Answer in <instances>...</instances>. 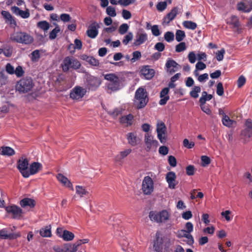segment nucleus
<instances>
[{
  "label": "nucleus",
  "instance_id": "obj_1",
  "mask_svg": "<svg viewBox=\"0 0 252 252\" xmlns=\"http://www.w3.org/2000/svg\"><path fill=\"white\" fill-rule=\"evenodd\" d=\"M149 102L148 93L142 87L138 88L135 93L134 103L138 109L143 108Z\"/></svg>",
  "mask_w": 252,
  "mask_h": 252
},
{
  "label": "nucleus",
  "instance_id": "obj_2",
  "mask_svg": "<svg viewBox=\"0 0 252 252\" xmlns=\"http://www.w3.org/2000/svg\"><path fill=\"white\" fill-rule=\"evenodd\" d=\"M10 39L13 42L24 45H30L34 41L32 36L24 32H14L11 35Z\"/></svg>",
  "mask_w": 252,
  "mask_h": 252
},
{
  "label": "nucleus",
  "instance_id": "obj_3",
  "mask_svg": "<svg viewBox=\"0 0 252 252\" xmlns=\"http://www.w3.org/2000/svg\"><path fill=\"white\" fill-rule=\"evenodd\" d=\"M104 79L108 81L107 86L109 90L116 91L120 89L122 82V78L114 73H108L104 75Z\"/></svg>",
  "mask_w": 252,
  "mask_h": 252
},
{
  "label": "nucleus",
  "instance_id": "obj_4",
  "mask_svg": "<svg viewBox=\"0 0 252 252\" xmlns=\"http://www.w3.org/2000/svg\"><path fill=\"white\" fill-rule=\"evenodd\" d=\"M34 84L31 77H25L20 79L16 85V89L20 93H27L31 91Z\"/></svg>",
  "mask_w": 252,
  "mask_h": 252
},
{
  "label": "nucleus",
  "instance_id": "obj_5",
  "mask_svg": "<svg viewBox=\"0 0 252 252\" xmlns=\"http://www.w3.org/2000/svg\"><path fill=\"white\" fill-rule=\"evenodd\" d=\"M81 65L80 62L77 59L69 56L65 57L61 64L62 70L64 72L68 71L70 69L77 70L80 68Z\"/></svg>",
  "mask_w": 252,
  "mask_h": 252
},
{
  "label": "nucleus",
  "instance_id": "obj_6",
  "mask_svg": "<svg viewBox=\"0 0 252 252\" xmlns=\"http://www.w3.org/2000/svg\"><path fill=\"white\" fill-rule=\"evenodd\" d=\"M149 217L152 221L163 223L169 220L170 214L166 210H163L159 212L150 211Z\"/></svg>",
  "mask_w": 252,
  "mask_h": 252
},
{
  "label": "nucleus",
  "instance_id": "obj_7",
  "mask_svg": "<svg viewBox=\"0 0 252 252\" xmlns=\"http://www.w3.org/2000/svg\"><path fill=\"white\" fill-rule=\"evenodd\" d=\"M29 160L27 158L22 157L17 161V169L24 178H28L30 176L29 170Z\"/></svg>",
  "mask_w": 252,
  "mask_h": 252
},
{
  "label": "nucleus",
  "instance_id": "obj_8",
  "mask_svg": "<svg viewBox=\"0 0 252 252\" xmlns=\"http://www.w3.org/2000/svg\"><path fill=\"white\" fill-rule=\"evenodd\" d=\"M154 185L152 179L149 176H145L143 180L142 189L145 195H150L154 191Z\"/></svg>",
  "mask_w": 252,
  "mask_h": 252
},
{
  "label": "nucleus",
  "instance_id": "obj_9",
  "mask_svg": "<svg viewBox=\"0 0 252 252\" xmlns=\"http://www.w3.org/2000/svg\"><path fill=\"white\" fill-rule=\"evenodd\" d=\"M100 84L101 81L98 78L90 75L87 76L86 85L89 90L94 91Z\"/></svg>",
  "mask_w": 252,
  "mask_h": 252
},
{
  "label": "nucleus",
  "instance_id": "obj_10",
  "mask_svg": "<svg viewBox=\"0 0 252 252\" xmlns=\"http://www.w3.org/2000/svg\"><path fill=\"white\" fill-rule=\"evenodd\" d=\"M87 93L86 89L76 86L71 91L70 97L74 100L81 99Z\"/></svg>",
  "mask_w": 252,
  "mask_h": 252
},
{
  "label": "nucleus",
  "instance_id": "obj_11",
  "mask_svg": "<svg viewBox=\"0 0 252 252\" xmlns=\"http://www.w3.org/2000/svg\"><path fill=\"white\" fill-rule=\"evenodd\" d=\"M181 68V66L173 59L168 58L165 65V69L167 73L172 75L177 71Z\"/></svg>",
  "mask_w": 252,
  "mask_h": 252
},
{
  "label": "nucleus",
  "instance_id": "obj_12",
  "mask_svg": "<svg viewBox=\"0 0 252 252\" xmlns=\"http://www.w3.org/2000/svg\"><path fill=\"white\" fill-rule=\"evenodd\" d=\"M144 142L146 145L145 150L150 151L152 148H157L158 145V141L154 139V137L147 133L145 135Z\"/></svg>",
  "mask_w": 252,
  "mask_h": 252
},
{
  "label": "nucleus",
  "instance_id": "obj_13",
  "mask_svg": "<svg viewBox=\"0 0 252 252\" xmlns=\"http://www.w3.org/2000/svg\"><path fill=\"white\" fill-rule=\"evenodd\" d=\"M99 28V25L97 22H93L90 25L87 30V35L91 38H95L98 34Z\"/></svg>",
  "mask_w": 252,
  "mask_h": 252
},
{
  "label": "nucleus",
  "instance_id": "obj_14",
  "mask_svg": "<svg viewBox=\"0 0 252 252\" xmlns=\"http://www.w3.org/2000/svg\"><path fill=\"white\" fill-rule=\"evenodd\" d=\"M157 132L158 133V138L161 143H164L165 141L164 135L166 132V127L165 124L162 122H158L157 125Z\"/></svg>",
  "mask_w": 252,
  "mask_h": 252
},
{
  "label": "nucleus",
  "instance_id": "obj_15",
  "mask_svg": "<svg viewBox=\"0 0 252 252\" xmlns=\"http://www.w3.org/2000/svg\"><path fill=\"white\" fill-rule=\"evenodd\" d=\"M141 76L147 80L151 79L155 75V71L154 69L151 68L149 65L143 66L140 69Z\"/></svg>",
  "mask_w": 252,
  "mask_h": 252
},
{
  "label": "nucleus",
  "instance_id": "obj_16",
  "mask_svg": "<svg viewBox=\"0 0 252 252\" xmlns=\"http://www.w3.org/2000/svg\"><path fill=\"white\" fill-rule=\"evenodd\" d=\"M5 210L8 213L13 215L14 219H20L22 214V210L20 207L15 205L9 206L6 207Z\"/></svg>",
  "mask_w": 252,
  "mask_h": 252
},
{
  "label": "nucleus",
  "instance_id": "obj_17",
  "mask_svg": "<svg viewBox=\"0 0 252 252\" xmlns=\"http://www.w3.org/2000/svg\"><path fill=\"white\" fill-rule=\"evenodd\" d=\"M21 236L20 233H8L6 228H3L0 230V238L2 239H15Z\"/></svg>",
  "mask_w": 252,
  "mask_h": 252
},
{
  "label": "nucleus",
  "instance_id": "obj_18",
  "mask_svg": "<svg viewBox=\"0 0 252 252\" xmlns=\"http://www.w3.org/2000/svg\"><path fill=\"white\" fill-rule=\"evenodd\" d=\"M165 179L168 184L169 188L171 189H175V187L178 184V182L176 181V175L175 173L173 171L168 172L166 175Z\"/></svg>",
  "mask_w": 252,
  "mask_h": 252
},
{
  "label": "nucleus",
  "instance_id": "obj_19",
  "mask_svg": "<svg viewBox=\"0 0 252 252\" xmlns=\"http://www.w3.org/2000/svg\"><path fill=\"white\" fill-rule=\"evenodd\" d=\"M135 37L136 38L133 43L135 46L141 45L148 40V35L144 31L138 32Z\"/></svg>",
  "mask_w": 252,
  "mask_h": 252
},
{
  "label": "nucleus",
  "instance_id": "obj_20",
  "mask_svg": "<svg viewBox=\"0 0 252 252\" xmlns=\"http://www.w3.org/2000/svg\"><path fill=\"white\" fill-rule=\"evenodd\" d=\"M11 10L16 15L20 16L24 19L28 18L30 16L28 9H26L25 11H23L21 10L18 7L13 6L11 7Z\"/></svg>",
  "mask_w": 252,
  "mask_h": 252
},
{
  "label": "nucleus",
  "instance_id": "obj_21",
  "mask_svg": "<svg viewBox=\"0 0 252 252\" xmlns=\"http://www.w3.org/2000/svg\"><path fill=\"white\" fill-rule=\"evenodd\" d=\"M133 121L134 117L131 114L122 116L120 118V123L122 125H125L126 126H131L133 124Z\"/></svg>",
  "mask_w": 252,
  "mask_h": 252
},
{
  "label": "nucleus",
  "instance_id": "obj_22",
  "mask_svg": "<svg viewBox=\"0 0 252 252\" xmlns=\"http://www.w3.org/2000/svg\"><path fill=\"white\" fill-rule=\"evenodd\" d=\"M178 13V8L175 7L171 9L170 12L168 13L163 19V22L168 24L172 21Z\"/></svg>",
  "mask_w": 252,
  "mask_h": 252
},
{
  "label": "nucleus",
  "instance_id": "obj_23",
  "mask_svg": "<svg viewBox=\"0 0 252 252\" xmlns=\"http://www.w3.org/2000/svg\"><path fill=\"white\" fill-rule=\"evenodd\" d=\"M36 204L35 200L32 198H24L20 202V205L23 208L29 207L30 208H33Z\"/></svg>",
  "mask_w": 252,
  "mask_h": 252
},
{
  "label": "nucleus",
  "instance_id": "obj_24",
  "mask_svg": "<svg viewBox=\"0 0 252 252\" xmlns=\"http://www.w3.org/2000/svg\"><path fill=\"white\" fill-rule=\"evenodd\" d=\"M57 178L58 180L63 185L66 186L68 188H70L72 190H74L72 183L66 177L63 176L62 174H58L57 175Z\"/></svg>",
  "mask_w": 252,
  "mask_h": 252
},
{
  "label": "nucleus",
  "instance_id": "obj_25",
  "mask_svg": "<svg viewBox=\"0 0 252 252\" xmlns=\"http://www.w3.org/2000/svg\"><path fill=\"white\" fill-rule=\"evenodd\" d=\"M177 237L179 238L183 237L187 238L189 244H192L194 243L193 236L190 234H188L186 230L182 229L179 230L177 232Z\"/></svg>",
  "mask_w": 252,
  "mask_h": 252
},
{
  "label": "nucleus",
  "instance_id": "obj_26",
  "mask_svg": "<svg viewBox=\"0 0 252 252\" xmlns=\"http://www.w3.org/2000/svg\"><path fill=\"white\" fill-rule=\"evenodd\" d=\"M81 59L84 61H85L92 66H97L99 65V61L93 56L83 55L81 56Z\"/></svg>",
  "mask_w": 252,
  "mask_h": 252
},
{
  "label": "nucleus",
  "instance_id": "obj_27",
  "mask_svg": "<svg viewBox=\"0 0 252 252\" xmlns=\"http://www.w3.org/2000/svg\"><path fill=\"white\" fill-rule=\"evenodd\" d=\"M163 240L159 236H157L154 241L153 248L156 252H162Z\"/></svg>",
  "mask_w": 252,
  "mask_h": 252
},
{
  "label": "nucleus",
  "instance_id": "obj_28",
  "mask_svg": "<svg viewBox=\"0 0 252 252\" xmlns=\"http://www.w3.org/2000/svg\"><path fill=\"white\" fill-rule=\"evenodd\" d=\"M14 150L8 146H2L0 148V154L3 156H11L15 155Z\"/></svg>",
  "mask_w": 252,
  "mask_h": 252
},
{
  "label": "nucleus",
  "instance_id": "obj_29",
  "mask_svg": "<svg viewBox=\"0 0 252 252\" xmlns=\"http://www.w3.org/2000/svg\"><path fill=\"white\" fill-rule=\"evenodd\" d=\"M128 143L132 146H135L137 144L138 138L134 132H129L126 135Z\"/></svg>",
  "mask_w": 252,
  "mask_h": 252
},
{
  "label": "nucleus",
  "instance_id": "obj_30",
  "mask_svg": "<svg viewBox=\"0 0 252 252\" xmlns=\"http://www.w3.org/2000/svg\"><path fill=\"white\" fill-rule=\"evenodd\" d=\"M42 167L41 163L37 162H33L30 165L29 167V173L31 175H34L37 173L40 169Z\"/></svg>",
  "mask_w": 252,
  "mask_h": 252
},
{
  "label": "nucleus",
  "instance_id": "obj_31",
  "mask_svg": "<svg viewBox=\"0 0 252 252\" xmlns=\"http://www.w3.org/2000/svg\"><path fill=\"white\" fill-rule=\"evenodd\" d=\"M227 23L232 26V28L238 30L240 26L239 18L235 16L232 15L231 16L230 20Z\"/></svg>",
  "mask_w": 252,
  "mask_h": 252
},
{
  "label": "nucleus",
  "instance_id": "obj_32",
  "mask_svg": "<svg viewBox=\"0 0 252 252\" xmlns=\"http://www.w3.org/2000/svg\"><path fill=\"white\" fill-rule=\"evenodd\" d=\"M131 152L130 149H126L123 151H121L119 155H117L115 158L114 161L118 162L121 161L122 159L127 157Z\"/></svg>",
  "mask_w": 252,
  "mask_h": 252
},
{
  "label": "nucleus",
  "instance_id": "obj_33",
  "mask_svg": "<svg viewBox=\"0 0 252 252\" xmlns=\"http://www.w3.org/2000/svg\"><path fill=\"white\" fill-rule=\"evenodd\" d=\"M51 226H46L43 228L40 229L39 231L40 235L43 237H50L52 236V233L51 230Z\"/></svg>",
  "mask_w": 252,
  "mask_h": 252
},
{
  "label": "nucleus",
  "instance_id": "obj_34",
  "mask_svg": "<svg viewBox=\"0 0 252 252\" xmlns=\"http://www.w3.org/2000/svg\"><path fill=\"white\" fill-rule=\"evenodd\" d=\"M1 14L3 18L6 20L10 23V24L16 25V23L15 20L14 19L12 16L8 11L2 10L1 11Z\"/></svg>",
  "mask_w": 252,
  "mask_h": 252
},
{
  "label": "nucleus",
  "instance_id": "obj_35",
  "mask_svg": "<svg viewBox=\"0 0 252 252\" xmlns=\"http://www.w3.org/2000/svg\"><path fill=\"white\" fill-rule=\"evenodd\" d=\"M237 8L239 11L244 12H249L251 11L252 7L249 8L248 5H246L243 2H240L237 4Z\"/></svg>",
  "mask_w": 252,
  "mask_h": 252
},
{
  "label": "nucleus",
  "instance_id": "obj_36",
  "mask_svg": "<svg viewBox=\"0 0 252 252\" xmlns=\"http://www.w3.org/2000/svg\"><path fill=\"white\" fill-rule=\"evenodd\" d=\"M59 236L62 237L65 241H71L74 238V235L73 233L68 230H64L62 235L60 234Z\"/></svg>",
  "mask_w": 252,
  "mask_h": 252
},
{
  "label": "nucleus",
  "instance_id": "obj_37",
  "mask_svg": "<svg viewBox=\"0 0 252 252\" xmlns=\"http://www.w3.org/2000/svg\"><path fill=\"white\" fill-rule=\"evenodd\" d=\"M213 97V95L211 94H208L205 91H203L202 93V96L199 98V103L202 104H205L206 101L211 100Z\"/></svg>",
  "mask_w": 252,
  "mask_h": 252
},
{
  "label": "nucleus",
  "instance_id": "obj_38",
  "mask_svg": "<svg viewBox=\"0 0 252 252\" xmlns=\"http://www.w3.org/2000/svg\"><path fill=\"white\" fill-rule=\"evenodd\" d=\"M222 122L224 126L227 127H231L235 122L231 120L227 115L224 114L222 119Z\"/></svg>",
  "mask_w": 252,
  "mask_h": 252
},
{
  "label": "nucleus",
  "instance_id": "obj_39",
  "mask_svg": "<svg viewBox=\"0 0 252 252\" xmlns=\"http://www.w3.org/2000/svg\"><path fill=\"white\" fill-rule=\"evenodd\" d=\"M183 26L188 29L195 30L197 27V24L191 21H185L183 22Z\"/></svg>",
  "mask_w": 252,
  "mask_h": 252
},
{
  "label": "nucleus",
  "instance_id": "obj_40",
  "mask_svg": "<svg viewBox=\"0 0 252 252\" xmlns=\"http://www.w3.org/2000/svg\"><path fill=\"white\" fill-rule=\"evenodd\" d=\"M201 92V88L200 86H194L192 90L190 92L189 94L191 97L194 98H197L199 95L198 93Z\"/></svg>",
  "mask_w": 252,
  "mask_h": 252
},
{
  "label": "nucleus",
  "instance_id": "obj_41",
  "mask_svg": "<svg viewBox=\"0 0 252 252\" xmlns=\"http://www.w3.org/2000/svg\"><path fill=\"white\" fill-rule=\"evenodd\" d=\"M37 26L38 28L46 32L49 29L50 24L46 21H41L37 23Z\"/></svg>",
  "mask_w": 252,
  "mask_h": 252
},
{
  "label": "nucleus",
  "instance_id": "obj_42",
  "mask_svg": "<svg viewBox=\"0 0 252 252\" xmlns=\"http://www.w3.org/2000/svg\"><path fill=\"white\" fill-rule=\"evenodd\" d=\"M76 193L81 197H82L84 195H86L87 193H88V192L83 187L81 186H76Z\"/></svg>",
  "mask_w": 252,
  "mask_h": 252
},
{
  "label": "nucleus",
  "instance_id": "obj_43",
  "mask_svg": "<svg viewBox=\"0 0 252 252\" xmlns=\"http://www.w3.org/2000/svg\"><path fill=\"white\" fill-rule=\"evenodd\" d=\"M123 112V109L121 108H116L113 110L109 111L108 113L113 118H116L118 116L122 114Z\"/></svg>",
  "mask_w": 252,
  "mask_h": 252
},
{
  "label": "nucleus",
  "instance_id": "obj_44",
  "mask_svg": "<svg viewBox=\"0 0 252 252\" xmlns=\"http://www.w3.org/2000/svg\"><path fill=\"white\" fill-rule=\"evenodd\" d=\"M186 36L184 31L178 30L176 32V39L178 42L182 41Z\"/></svg>",
  "mask_w": 252,
  "mask_h": 252
},
{
  "label": "nucleus",
  "instance_id": "obj_45",
  "mask_svg": "<svg viewBox=\"0 0 252 252\" xmlns=\"http://www.w3.org/2000/svg\"><path fill=\"white\" fill-rule=\"evenodd\" d=\"M164 39L168 42L172 41L174 39L173 32H166L164 34Z\"/></svg>",
  "mask_w": 252,
  "mask_h": 252
},
{
  "label": "nucleus",
  "instance_id": "obj_46",
  "mask_svg": "<svg viewBox=\"0 0 252 252\" xmlns=\"http://www.w3.org/2000/svg\"><path fill=\"white\" fill-rule=\"evenodd\" d=\"M186 45L185 42H182L176 46V52L178 53L181 52L186 49Z\"/></svg>",
  "mask_w": 252,
  "mask_h": 252
},
{
  "label": "nucleus",
  "instance_id": "obj_47",
  "mask_svg": "<svg viewBox=\"0 0 252 252\" xmlns=\"http://www.w3.org/2000/svg\"><path fill=\"white\" fill-rule=\"evenodd\" d=\"M216 93L219 96H222L224 94V89L222 83L219 82L217 85Z\"/></svg>",
  "mask_w": 252,
  "mask_h": 252
},
{
  "label": "nucleus",
  "instance_id": "obj_48",
  "mask_svg": "<svg viewBox=\"0 0 252 252\" xmlns=\"http://www.w3.org/2000/svg\"><path fill=\"white\" fill-rule=\"evenodd\" d=\"M106 12L107 15L111 17H115L117 15L115 8L111 6H107Z\"/></svg>",
  "mask_w": 252,
  "mask_h": 252
},
{
  "label": "nucleus",
  "instance_id": "obj_49",
  "mask_svg": "<svg viewBox=\"0 0 252 252\" xmlns=\"http://www.w3.org/2000/svg\"><path fill=\"white\" fill-rule=\"evenodd\" d=\"M133 34L132 32H128L125 37L124 39L123 40V43L125 45H127L130 41H131L133 38Z\"/></svg>",
  "mask_w": 252,
  "mask_h": 252
},
{
  "label": "nucleus",
  "instance_id": "obj_50",
  "mask_svg": "<svg viewBox=\"0 0 252 252\" xmlns=\"http://www.w3.org/2000/svg\"><path fill=\"white\" fill-rule=\"evenodd\" d=\"M246 79L243 75H241L237 80V86L238 88H242L246 83Z\"/></svg>",
  "mask_w": 252,
  "mask_h": 252
},
{
  "label": "nucleus",
  "instance_id": "obj_51",
  "mask_svg": "<svg viewBox=\"0 0 252 252\" xmlns=\"http://www.w3.org/2000/svg\"><path fill=\"white\" fill-rule=\"evenodd\" d=\"M128 26L127 24H122L119 28V32L121 34H124L126 33L128 29Z\"/></svg>",
  "mask_w": 252,
  "mask_h": 252
},
{
  "label": "nucleus",
  "instance_id": "obj_52",
  "mask_svg": "<svg viewBox=\"0 0 252 252\" xmlns=\"http://www.w3.org/2000/svg\"><path fill=\"white\" fill-rule=\"evenodd\" d=\"M186 174L188 176H192L194 174L195 168L193 165H189L186 168Z\"/></svg>",
  "mask_w": 252,
  "mask_h": 252
},
{
  "label": "nucleus",
  "instance_id": "obj_53",
  "mask_svg": "<svg viewBox=\"0 0 252 252\" xmlns=\"http://www.w3.org/2000/svg\"><path fill=\"white\" fill-rule=\"evenodd\" d=\"M151 31L152 34L155 36H158L161 33L158 29V26L157 25L151 26Z\"/></svg>",
  "mask_w": 252,
  "mask_h": 252
},
{
  "label": "nucleus",
  "instance_id": "obj_54",
  "mask_svg": "<svg viewBox=\"0 0 252 252\" xmlns=\"http://www.w3.org/2000/svg\"><path fill=\"white\" fill-rule=\"evenodd\" d=\"M183 145L185 147L188 149H191L194 146V142L191 141L189 142L188 139H184L183 140Z\"/></svg>",
  "mask_w": 252,
  "mask_h": 252
},
{
  "label": "nucleus",
  "instance_id": "obj_55",
  "mask_svg": "<svg viewBox=\"0 0 252 252\" xmlns=\"http://www.w3.org/2000/svg\"><path fill=\"white\" fill-rule=\"evenodd\" d=\"M132 58L131 59L132 63L135 62L136 60H139L141 57V54L140 51H136L132 53Z\"/></svg>",
  "mask_w": 252,
  "mask_h": 252
},
{
  "label": "nucleus",
  "instance_id": "obj_56",
  "mask_svg": "<svg viewBox=\"0 0 252 252\" xmlns=\"http://www.w3.org/2000/svg\"><path fill=\"white\" fill-rule=\"evenodd\" d=\"M14 74H16V76L18 77H20L22 76L24 74V71L21 66H18L16 69H15Z\"/></svg>",
  "mask_w": 252,
  "mask_h": 252
},
{
  "label": "nucleus",
  "instance_id": "obj_57",
  "mask_svg": "<svg viewBox=\"0 0 252 252\" xmlns=\"http://www.w3.org/2000/svg\"><path fill=\"white\" fill-rule=\"evenodd\" d=\"M189 62L191 63H194L196 60V56L193 51L190 52L188 56Z\"/></svg>",
  "mask_w": 252,
  "mask_h": 252
},
{
  "label": "nucleus",
  "instance_id": "obj_58",
  "mask_svg": "<svg viewBox=\"0 0 252 252\" xmlns=\"http://www.w3.org/2000/svg\"><path fill=\"white\" fill-rule=\"evenodd\" d=\"M225 54V50L222 48L220 50L218 51L216 53V58L218 61H221L223 60L224 54Z\"/></svg>",
  "mask_w": 252,
  "mask_h": 252
},
{
  "label": "nucleus",
  "instance_id": "obj_59",
  "mask_svg": "<svg viewBox=\"0 0 252 252\" xmlns=\"http://www.w3.org/2000/svg\"><path fill=\"white\" fill-rule=\"evenodd\" d=\"M60 31L59 27H56L49 34V38L51 39H54L57 37V33Z\"/></svg>",
  "mask_w": 252,
  "mask_h": 252
},
{
  "label": "nucleus",
  "instance_id": "obj_60",
  "mask_svg": "<svg viewBox=\"0 0 252 252\" xmlns=\"http://www.w3.org/2000/svg\"><path fill=\"white\" fill-rule=\"evenodd\" d=\"M167 3L166 1L159 2L157 5V8L159 11H162L166 9Z\"/></svg>",
  "mask_w": 252,
  "mask_h": 252
},
{
  "label": "nucleus",
  "instance_id": "obj_61",
  "mask_svg": "<svg viewBox=\"0 0 252 252\" xmlns=\"http://www.w3.org/2000/svg\"><path fill=\"white\" fill-rule=\"evenodd\" d=\"M168 161L169 165L172 167H175L177 165V160L173 156H169L168 157Z\"/></svg>",
  "mask_w": 252,
  "mask_h": 252
},
{
  "label": "nucleus",
  "instance_id": "obj_62",
  "mask_svg": "<svg viewBox=\"0 0 252 252\" xmlns=\"http://www.w3.org/2000/svg\"><path fill=\"white\" fill-rule=\"evenodd\" d=\"M202 166H205L210 163L211 160L209 157L206 156H203L201 158Z\"/></svg>",
  "mask_w": 252,
  "mask_h": 252
},
{
  "label": "nucleus",
  "instance_id": "obj_63",
  "mask_svg": "<svg viewBox=\"0 0 252 252\" xmlns=\"http://www.w3.org/2000/svg\"><path fill=\"white\" fill-rule=\"evenodd\" d=\"M242 134L247 138H250L252 136V129L245 128L242 131Z\"/></svg>",
  "mask_w": 252,
  "mask_h": 252
},
{
  "label": "nucleus",
  "instance_id": "obj_64",
  "mask_svg": "<svg viewBox=\"0 0 252 252\" xmlns=\"http://www.w3.org/2000/svg\"><path fill=\"white\" fill-rule=\"evenodd\" d=\"M65 252H76V249H74L72 245L66 244L64 246Z\"/></svg>",
  "mask_w": 252,
  "mask_h": 252
}]
</instances>
